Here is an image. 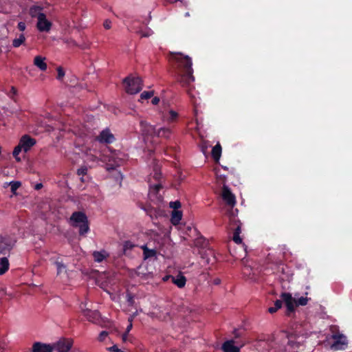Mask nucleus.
Instances as JSON below:
<instances>
[{
  "instance_id": "30",
  "label": "nucleus",
  "mask_w": 352,
  "mask_h": 352,
  "mask_svg": "<svg viewBox=\"0 0 352 352\" xmlns=\"http://www.w3.org/2000/svg\"><path fill=\"white\" fill-rule=\"evenodd\" d=\"M153 96V91H143L140 95V100H147L148 98H151Z\"/></svg>"
},
{
  "instance_id": "44",
  "label": "nucleus",
  "mask_w": 352,
  "mask_h": 352,
  "mask_svg": "<svg viewBox=\"0 0 352 352\" xmlns=\"http://www.w3.org/2000/svg\"><path fill=\"white\" fill-rule=\"evenodd\" d=\"M159 102H160V98L158 97H154L151 100L152 104H155V105L159 103Z\"/></svg>"
},
{
  "instance_id": "13",
  "label": "nucleus",
  "mask_w": 352,
  "mask_h": 352,
  "mask_svg": "<svg viewBox=\"0 0 352 352\" xmlns=\"http://www.w3.org/2000/svg\"><path fill=\"white\" fill-rule=\"evenodd\" d=\"M178 113L173 111L170 110L166 113H164L162 116V119L164 122L168 124H172L177 120Z\"/></svg>"
},
{
  "instance_id": "39",
  "label": "nucleus",
  "mask_w": 352,
  "mask_h": 352,
  "mask_svg": "<svg viewBox=\"0 0 352 352\" xmlns=\"http://www.w3.org/2000/svg\"><path fill=\"white\" fill-rule=\"evenodd\" d=\"M282 304H283L282 299L276 300L274 302V307H275L276 310H278L282 307Z\"/></svg>"
},
{
  "instance_id": "52",
  "label": "nucleus",
  "mask_w": 352,
  "mask_h": 352,
  "mask_svg": "<svg viewBox=\"0 0 352 352\" xmlns=\"http://www.w3.org/2000/svg\"><path fill=\"white\" fill-rule=\"evenodd\" d=\"M12 246H13V245L9 244V245H8V248H7V249H8V250H11V249L12 248Z\"/></svg>"
},
{
  "instance_id": "8",
  "label": "nucleus",
  "mask_w": 352,
  "mask_h": 352,
  "mask_svg": "<svg viewBox=\"0 0 352 352\" xmlns=\"http://www.w3.org/2000/svg\"><path fill=\"white\" fill-rule=\"evenodd\" d=\"M73 344V342L70 339L62 338L60 339L54 345H52L54 350L57 352H68Z\"/></svg>"
},
{
  "instance_id": "4",
  "label": "nucleus",
  "mask_w": 352,
  "mask_h": 352,
  "mask_svg": "<svg viewBox=\"0 0 352 352\" xmlns=\"http://www.w3.org/2000/svg\"><path fill=\"white\" fill-rule=\"evenodd\" d=\"M123 83L126 92L129 94H136L142 89V80L139 77H127L124 80Z\"/></svg>"
},
{
  "instance_id": "10",
  "label": "nucleus",
  "mask_w": 352,
  "mask_h": 352,
  "mask_svg": "<svg viewBox=\"0 0 352 352\" xmlns=\"http://www.w3.org/2000/svg\"><path fill=\"white\" fill-rule=\"evenodd\" d=\"M96 140L100 143L109 144L114 141L115 138L113 135L110 132L108 129L102 131Z\"/></svg>"
},
{
  "instance_id": "6",
  "label": "nucleus",
  "mask_w": 352,
  "mask_h": 352,
  "mask_svg": "<svg viewBox=\"0 0 352 352\" xmlns=\"http://www.w3.org/2000/svg\"><path fill=\"white\" fill-rule=\"evenodd\" d=\"M221 197L227 206L231 208H233L235 206L236 197L231 192L230 188L225 184L222 188Z\"/></svg>"
},
{
  "instance_id": "55",
  "label": "nucleus",
  "mask_w": 352,
  "mask_h": 352,
  "mask_svg": "<svg viewBox=\"0 0 352 352\" xmlns=\"http://www.w3.org/2000/svg\"><path fill=\"white\" fill-rule=\"evenodd\" d=\"M195 117H197V111L196 109L195 110Z\"/></svg>"
},
{
  "instance_id": "17",
  "label": "nucleus",
  "mask_w": 352,
  "mask_h": 352,
  "mask_svg": "<svg viewBox=\"0 0 352 352\" xmlns=\"http://www.w3.org/2000/svg\"><path fill=\"white\" fill-rule=\"evenodd\" d=\"M224 352H239V348L234 345L233 340L226 341L222 345Z\"/></svg>"
},
{
  "instance_id": "36",
  "label": "nucleus",
  "mask_w": 352,
  "mask_h": 352,
  "mask_svg": "<svg viewBox=\"0 0 352 352\" xmlns=\"http://www.w3.org/2000/svg\"><path fill=\"white\" fill-rule=\"evenodd\" d=\"M232 239L237 244H241L242 243V239L240 237L239 234L234 233Z\"/></svg>"
},
{
  "instance_id": "27",
  "label": "nucleus",
  "mask_w": 352,
  "mask_h": 352,
  "mask_svg": "<svg viewBox=\"0 0 352 352\" xmlns=\"http://www.w3.org/2000/svg\"><path fill=\"white\" fill-rule=\"evenodd\" d=\"M25 41V37L23 34H21L19 38H16L12 41V45L14 47H19Z\"/></svg>"
},
{
  "instance_id": "46",
  "label": "nucleus",
  "mask_w": 352,
  "mask_h": 352,
  "mask_svg": "<svg viewBox=\"0 0 352 352\" xmlns=\"http://www.w3.org/2000/svg\"><path fill=\"white\" fill-rule=\"evenodd\" d=\"M6 295V289L3 287H0V296L3 298Z\"/></svg>"
},
{
  "instance_id": "14",
  "label": "nucleus",
  "mask_w": 352,
  "mask_h": 352,
  "mask_svg": "<svg viewBox=\"0 0 352 352\" xmlns=\"http://www.w3.org/2000/svg\"><path fill=\"white\" fill-rule=\"evenodd\" d=\"M94 261L101 263L109 256V254L104 250L94 251L92 254Z\"/></svg>"
},
{
  "instance_id": "5",
  "label": "nucleus",
  "mask_w": 352,
  "mask_h": 352,
  "mask_svg": "<svg viewBox=\"0 0 352 352\" xmlns=\"http://www.w3.org/2000/svg\"><path fill=\"white\" fill-rule=\"evenodd\" d=\"M330 339L333 340L330 344V348L333 351L344 350L347 347V338L344 334L340 332L333 333Z\"/></svg>"
},
{
  "instance_id": "48",
  "label": "nucleus",
  "mask_w": 352,
  "mask_h": 352,
  "mask_svg": "<svg viewBox=\"0 0 352 352\" xmlns=\"http://www.w3.org/2000/svg\"><path fill=\"white\" fill-rule=\"evenodd\" d=\"M268 311H269L270 314H274V313L276 312V311H277V310L276 309V308H275V307H270V308L268 309Z\"/></svg>"
},
{
  "instance_id": "19",
  "label": "nucleus",
  "mask_w": 352,
  "mask_h": 352,
  "mask_svg": "<svg viewBox=\"0 0 352 352\" xmlns=\"http://www.w3.org/2000/svg\"><path fill=\"white\" fill-rule=\"evenodd\" d=\"M230 221L231 228L234 230V233L240 234L241 232V222L239 219H236L234 216L230 217Z\"/></svg>"
},
{
  "instance_id": "20",
  "label": "nucleus",
  "mask_w": 352,
  "mask_h": 352,
  "mask_svg": "<svg viewBox=\"0 0 352 352\" xmlns=\"http://www.w3.org/2000/svg\"><path fill=\"white\" fill-rule=\"evenodd\" d=\"M155 133L157 137L168 139L172 135V130L169 127H162L155 131Z\"/></svg>"
},
{
  "instance_id": "28",
  "label": "nucleus",
  "mask_w": 352,
  "mask_h": 352,
  "mask_svg": "<svg viewBox=\"0 0 352 352\" xmlns=\"http://www.w3.org/2000/svg\"><path fill=\"white\" fill-rule=\"evenodd\" d=\"M309 300H311V298H309L307 297L302 296L300 298H298L296 299V306H305L308 303Z\"/></svg>"
},
{
  "instance_id": "37",
  "label": "nucleus",
  "mask_w": 352,
  "mask_h": 352,
  "mask_svg": "<svg viewBox=\"0 0 352 352\" xmlns=\"http://www.w3.org/2000/svg\"><path fill=\"white\" fill-rule=\"evenodd\" d=\"M103 26L106 30H109L111 28V21L109 19L105 20Z\"/></svg>"
},
{
  "instance_id": "16",
  "label": "nucleus",
  "mask_w": 352,
  "mask_h": 352,
  "mask_svg": "<svg viewBox=\"0 0 352 352\" xmlns=\"http://www.w3.org/2000/svg\"><path fill=\"white\" fill-rule=\"evenodd\" d=\"M45 58L41 56H36L34 59V65L37 67L41 71H45L47 68V63H45Z\"/></svg>"
},
{
  "instance_id": "50",
  "label": "nucleus",
  "mask_w": 352,
  "mask_h": 352,
  "mask_svg": "<svg viewBox=\"0 0 352 352\" xmlns=\"http://www.w3.org/2000/svg\"><path fill=\"white\" fill-rule=\"evenodd\" d=\"M196 124H197V129H199V124H201L199 121L198 118H195Z\"/></svg>"
},
{
  "instance_id": "34",
  "label": "nucleus",
  "mask_w": 352,
  "mask_h": 352,
  "mask_svg": "<svg viewBox=\"0 0 352 352\" xmlns=\"http://www.w3.org/2000/svg\"><path fill=\"white\" fill-rule=\"evenodd\" d=\"M57 73H58L57 79L58 80H62V78L65 76V72H64L63 69L62 67H58L57 68Z\"/></svg>"
},
{
  "instance_id": "15",
  "label": "nucleus",
  "mask_w": 352,
  "mask_h": 352,
  "mask_svg": "<svg viewBox=\"0 0 352 352\" xmlns=\"http://www.w3.org/2000/svg\"><path fill=\"white\" fill-rule=\"evenodd\" d=\"M45 13L43 12V8L40 6L34 5L30 8L29 14L32 18H39L40 14L43 15Z\"/></svg>"
},
{
  "instance_id": "18",
  "label": "nucleus",
  "mask_w": 352,
  "mask_h": 352,
  "mask_svg": "<svg viewBox=\"0 0 352 352\" xmlns=\"http://www.w3.org/2000/svg\"><path fill=\"white\" fill-rule=\"evenodd\" d=\"M172 282L177 285L179 288H183L186 283V277L182 274H179L176 276H171Z\"/></svg>"
},
{
  "instance_id": "32",
  "label": "nucleus",
  "mask_w": 352,
  "mask_h": 352,
  "mask_svg": "<svg viewBox=\"0 0 352 352\" xmlns=\"http://www.w3.org/2000/svg\"><path fill=\"white\" fill-rule=\"evenodd\" d=\"M21 186L20 182H10V188L12 192L16 190Z\"/></svg>"
},
{
  "instance_id": "23",
  "label": "nucleus",
  "mask_w": 352,
  "mask_h": 352,
  "mask_svg": "<svg viewBox=\"0 0 352 352\" xmlns=\"http://www.w3.org/2000/svg\"><path fill=\"white\" fill-rule=\"evenodd\" d=\"M221 151V146L219 142L212 148L211 154L214 161L218 162L219 160Z\"/></svg>"
},
{
  "instance_id": "12",
  "label": "nucleus",
  "mask_w": 352,
  "mask_h": 352,
  "mask_svg": "<svg viewBox=\"0 0 352 352\" xmlns=\"http://www.w3.org/2000/svg\"><path fill=\"white\" fill-rule=\"evenodd\" d=\"M54 350L51 344L41 342H35L32 346V352H52Z\"/></svg>"
},
{
  "instance_id": "7",
  "label": "nucleus",
  "mask_w": 352,
  "mask_h": 352,
  "mask_svg": "<svg viewBox=\"0 0 352 352\" xmlns=\"http://www.w3.org/2000/svg\"><path fill=\"white\" fill-rule=\"evenodd\" d=\"M282 301L285 304L287 309V314H289L294 311L296 306V298H293L290 293H283L280 296Z\"/></svg>"
},
{
  "instance_id": "54",
  "label": "nucleus",
  "mask_w": 352,
  "mask_h": 352,
  "mask_svg": "<svg viewBox=\"0 0 352 352\" xmlns=\"http://www.w3.org/2000/svg\"><path fill=\"white\" fill-rule=\"evenodd\" d=\"M219 282H220V280L219 279L214 280V283L215 284H219Z\"/></svg>"
},
{
  "instance_id": "43",
  "label": "nucleus",
  "mask_w": 352,
  "mask_h": 352,
  "mask_svg": "<svg viewBox=\"0 0 352 352\" xmlns=\"http://www.w3.org/2000/svg\"><path fill=\"white\" fill-rule=\"evenodd\" d=\"M107 336V333L106 331H102L99 336V339L100 341L104 340V338Z\"/></svg>"
},
{
  "instance_id": "40",
  "label": "nucleus",
  "mask_w": 352,
  "mask_h": 352,
  "mask_svg": "<svg viewBox=\"0 0 352 352\" xmlns=\"http://www.w3.org/2000/svg\"><path fill=\"white\" fill-rule=\"evenodd\" d=\"M132 322H133V318L132 317H130L129 318V324H128V326L126 327V333H129V332L132 329V327H133V324H132Z\"/></svg>"
},
{
  "instance_id": "51",
  "label": "nucleus",
  "mask_w": 352,
  "mask_h": 352,
  "mask_svg": "<svg viewBox=\"0 0 352 352\" xmlns=\"http://www.w3.org/2000/svg\"><path fill=\"white\" fill-rule=\"evenodd\" d=\"M127 335H128V333H126V332H125V333L122 335V340H123L124 341H125V340H126Z\"/></svg>"
},
{
  "instance_id": "22",
  "label": "nucleus",
  "mask_w": 352,
  "mask_h": 352,
  "mask_svg": "<svg viewBox=\"0 0 352 352\" xmlns=\"http://www.w3.org/2000/svg\"><path fill=\"white\" fill-rule=\"evenodd\" d=\"M10 267L9 261L7 257L0 258V275L7 272Z\"/></svg>"
},
{
  "instance_id": "56",
  "label": "nucleus",
  "mask_w": 352,
  "mask_h": 352,
  "mask_svg": "<svg viewBox=\"0 0 352 352\" xmlns=\"http://www.w3.org/2000/svg\"><path fill=\"white\" fill-rule=\"evenodd\" d=\"M1 298H1V296H0V300H1Z\"/></svg>"
},
{
  "instance_id": "1",
  "label": "nucleus",
  "mask_w": 352,
  "mask_h": 352,
  "mask_svg": "<svg viewBox=\"0 0 352 352\" xmlns=\"http://www.w3.org/2000/svg\"><path fill=\"white\" fill-rule=\"evenodd\" d=\"M171 60L177 82L186 89V91L190 97H194L191 93L192 83L195 81L191 58L182 53H172Z\"/></svg>"
},
{
  "instance_id": "24",
  "label": "nucleus",
  "mask_w": 352,
  "mask_h": 352,
  "mask_svg": "<svg viewBox=\"0 0 352 352\" xmlns=\"http://www.w3.org/2000/svg\"><path fill=\"white\" fill-rule=\"evenodd\" d=\"M182 217V212L180 210H173L171 214L170 221L173 225L179 223Z\"/></svg>"
},
{
  "instance_id": "9",
  "label": "nucleus",
  "mask_w": 352,
  "mask_h": 352,
  "mask_svg": "<svg viewBox=\"0 0 352 352\" xmlns=\"http://www.w3.org/2000/svg\"><path fill=\"white\" fill-rule=\"evenodd\" d=\"M52 23L47 19L45 14H40V17L37 19L36 28L41 32H48L52 28Z\"/></svg>"
},
{
  "instance_id": "26",
  "label": "nucleus",
  "mask_w": 352,
  "mask_h": 352,
  "mask_svg": "<svg viewBox=\"0 0 352 352\" xmlns=\"http://www.w3.org/2000/svg\"><path fill=\"white\" fill-rule=\"evenodd\" d=\"M83 315L89 320L93 321L98 316V312L86 309L82 310Z\"/></svg>"
},
{
  "instance_id": "49",
  "label": "nucleus",
  "mask_w": 352,
  "mask_h": 352,
  "mask_svg": "<svg viewBox=\"0 0 352 352\" xmlns=\"http://www.w3.org/2000/svg\"><path fill=\"white\" fill-rule=\"evenodd\" d=\"M160 173H157V171L155 172V175H154V177L155 179H158L160 178Z\"/></svg>"
},
{
  "instance_id": "31",
  "label": "nucleus",
  "mask_w": 352,
  "mask_h": 352,
  "mask_svg": "<svg viewBox=\"0 0 352 352\" xmlns=\"http://www.w3.org/2000/svg\"><path fill=\"white\" fill-rule=\"evenodd\" d=\"M134 244L129 241H126L124 243V245H123V250L124 252H126L127 250H132L133 248H134Z\"/></svg>"
},
{
  "instance_id": "45",
  "label": "nucleus",
  "mask_w": 352,
  "mask_h": 352,
  "mask_svg": "<svg viewBox=\"0 0 352 352\" xmlns=\"http://www.w3.org/2000/svg\"><path fill=\"white\" fill-rule=\"evenodd\" d=\"M127 301L129 302L130 305H132L133 303V297L131 294L127 295Z\"/></svg>"
},
{
  "instance_id": "2",
  "label": "nucleus",
  "mask_w": 352,
  "mask_h": 352,
  "mask_svg": "<svg viewBox=\"0 0 352 352\" xmlns=\"http://www.w3.org/2000/svg\"><path fill=\"white\" fill-rule=\"evenodd\" d=\"M69 222L72 227L79 228L80 235H85L89 230L87 217L83 212H73Z\"/></svg>"
},
{
  "instance_id": "41",
  "label": "nucleus",
  "mask_w": 352,
  "mask_h": 352,
  "mask_svg": "<svg viewBox=\"0 0 352 352\" xmlns=\"http://www.w3.org/2000/svg\"><path fill=\"white\" fill-rule=\"evenodd\" d=\"M56 265L57 267L58 274H59L61 272L62 269L65 267V266L62 263L58 261L56 262Z\"/></svg>"
},
{
  "instance_id": "35",
  "label": "nucleus",
  "mask_w": 352,
  "mask_h": 352,
  "mask_svg": "<svg viewBox=\"0 0 352 352\" xmlns=\"http://www.w3.org/2000/svg\"><path fill=\"white\" fill-rule=\"evenodd\" d=\"M170 206L174 210H177L179 208L181 207V203L179 201H171L170 203Z\"/></svg>"
},
{
  "instance_id": "21",
  "label": "nucleus",
  "mask_w": 352,
  "mask_h": 352,
  "mask_svg": "<svg viewBox=\"0 0 352 352\" xmlns=\"http://www.w3.org/2000/svg\"><path fill=\"white\" fill-rule=\"evenodd\" d=\"M141 248L143 250V257H144V260L150 258H153V257L156 258L157 252L155 250L149 249L147 248L146 245H142L141 247Z\"/></svg>"
},
{
  "instance_id": "11",
  "label": "nucleus",
  "mask_w": 352,
  "mask_h": 352,
  "mask_svg": "<svg viewBox=\"0 0 352 352\" xmlns=\"http://www.w3.org/2000/svg\"><path fill=\"white\" fill-rule=\"evenodd\" d=\"M36 142L35 139L28 135L22 136L19 141V144L25 152H28L31 148V147H32L36 144Z\"/></svg>"
},
{
  "instance_id": "29",
  "label": "nucleus",
  "mask_w": 352,
  "mask_h": 352,
  "mask_svg": "<svg viewBox=\"0 0 352 352\" xmlns=\"http://www.w3.org/2000/svg\"><path fill=\"white\" fill-rule=\"evenodd\" d=\"M23 150V148L21 147V144L19 143L18 146H16L14 151H13V156L15 157V159L19 162L21 159L18 157L20 152Z\"/></svg>"
},
{
  "instance_id": "42",
  "label": "nucleus",
  "mask_w": 352,
  "mask_h": 352,
  "mask_svg": "<svg viewBox=\"0 0 352 352\" xmlns=\"http://www.w3.org/2000/svg\"><path fill=\"white\" fill-rule=\"evenodd\" d=\"M151 188L153 189L156 192H157L162 188V185L160 184H155L153 186H152Z\"/></svg>"
},
{
  "instance_id": "38",
  "label": "nucleus",
  "mask_w": 352,
  "mask_h": 352,
  "mask_svg": "<svg viewBox=\"0 0 352 352\" xmlns=\"http://www.w3.org/2000/svg\"><path fill=\"white\" fill-rule=\"evenodd\" d=\"M17 28L21 32H23L26 28V25L24 22L21 21L18 23Z\"/></svg>"
},
{
  "instance_id": "3",
  "label": "nucleus",
  "mask_w": 352,
  "mask_h": 352,
  "mask_svg": "<svg viewBox=\"0 0 352 352\" xmlns=\"http://www.w3.org/2000/svg\"><path fill=\"white\" fill-rule=\"evenodd\" d=\"M283 336L287 338V344L292 349H298L303 345L306 337L304 335L300 336L296 332H289L287 331H283L281 332Z\"/></svg>"
},
{
  "instance_id": "53",
  "label": "nucleus",
  "mask_w": 352,
  "mask_h": 352,
  "mask_svg": "<svg viewBox=\"0 0 352 352\" xmlns=\"http://www.w3.org/2000/svg\"><path fill=\"white\" fill-rule=\"evenodd\" d=\"M146 124V123L144 121H141V122H140V124H141L142 126H144V124Z\"/></svg>"
},
{
  "instance_id": "25",
  "label": "nucleus",
  "mask_w": 352,
  "mask_h": 352,
  "mask_svg": "<svg viewBox=\"0 0 352 352\" xmlns=\"http://www.w3.org/2000/svg\"><path fill=\"white\" fill-rule=\"evenodd\" d=\"M201 257L204 259H206V262L207 264L215 261L214 253L212 250H208L206 251L204 254H202Z\"/></svg>"
},
{
  "instance_id": "33",
  "label": "nucleus",
  "mask_w": 352,
  "mask_h": 352,
  "mask_svg": "<svg viewBox=\"0 0 352 352\" xmlns=\"http://www.w3.org/2000/svg\"><path fill=\"white\" fill-rule=\"evenodd\" d=\"M87 173V168L86 166H82L77 170V174L79 176H84Z\"/></svg>"
},
{
  "instance_id": "47",
  "label": "nucleus",
  "mask_w": 352,
  "mask_h": 352,
  "mask_svg": "<svg viewBox=\"0 0 352 352\" xmlns=\"http://www.w3.org/2000/svg\"><path fill=\"white\" fill-rule=\"evenodd\" d=\"M42 188H43V184L41 183H38L35 185L34 189L38 190L41 189Z\"/></svg>"
}]
</instances>
